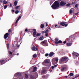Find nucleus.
Instances as JSON below:
<instances>
[{
    "instance_id": "20",
    "label": "nucleus",
    "mask_w": 79,
    "mask_h": 79,
    "mask_svg": "<svg viewBox=\"0 0 79 79\" xmlns=\"http://www.w3.org/2000/svg\"><path fill=\"white\" fill-rule=\"evenodd\" d=\"M16 75L17 76H19V77H20L21 76V73H16Z\"/></svg>"
},
{
    "instance_id": "57",
    "label": "nucleus",
    "mask_w": 79,
    "mask_h": 79,
    "mask_svg": "<svg viewBox=\"0 0 79 79\" xmlns=\"http://www.w3.org/2000/svg\"><path fill=\"white\" fill-rule=\"evenodd\" d=\"M56 26H58V25H56V24L55 25V27L56 28Z\"/></svg>"
},
{
    "instance_id": "14",
    "label": "nucleus",
    "mask_w": 79,
    "mask_h": 79,
    "mask_svg": "<svg viewBox=\"0 0 79 79\" xmlns=\"http://www.w3.org/2000/svg\"><path fill=\"white\" fill-rule=\"evenodd\" d=\"M31 48L33 51H36V50H35V49H36V47H35V46L32 47Z\"/></svg>"
},
{
    "instance_id": "10",
    "label": "nucleus",
    "mask_w": 79,
    "mask_h": 79,
    "mask_svg": "<svg viewBox=\"0 0 79 79\" xmlns=\"http://www.w3.org/2000/svg\"><path fill=\"white\" fill-rule=\"evenodd\" d=\"M54 55V53L53 52H51L49 55V57H52Z\"/></svg>"
},
{
    "instance_id": "28",
    "label": "nucleus",
    "mask_w": 79,
    "mask_h": 79,
    "mask_svg": "<svg viewBox=\"0 0 79 79\" xmlns=\"http://www.w3.org/2000/svg\"><path fill=\"white\" fill-rule=\"evenodd\" d=\"M7 3H8V2L6 1H3V4H4V5H6V4Z\"/></svg>"
},
{
    "instance_id": "8",
    "label": "nucleus",
    "mask_w": 79,
    "mask_h": 79,
    "mask_svg": "<svg viewBox=\"0 0 79 79\" xmlns=\"http://www.w3.org/2000/svg\"><path fill=\"white\" fill-rule=\"evenodd\" d=\"M8 36H9V34L8 33H6L4 35V39L6 40L7 38V37H8Z\"/></svg>"
},
{
    "instance_id": "41",
    "label": "nucleus",
    "mask_w": 79,
    "mask_h": 79,
    "mask_svg": "<svg viewBox=\"0 0 79 79\" xmlns=\"http://www.w3.org/2000/svg\"><path fill=\"white\" fill-rule=\"evenodd\" d=\"M58 64H56V65H55L54 66V68H56V67H57V66H58Z\"/></svg>"
},
{
    "instance_id": "15",
    "label": "nucleus",
    "mask_w": 79,
    "mask_h": 79,
    "mask_svg": "<svg viewBox=\"0 0 79 79\" xmlns=\"http://www.w3.org/2000/svg\"><path fill=\"white\" fill-rule=\"evenodd\" d=\"M45 70L44 69H43V71H42L41 73V75H43V74H45Z\"/></svg>"
},
{
    "instance_id": "4",
    "label": "nucleus",
    "mask_w": 79,
    "mask_h": 79,
    "mask_svg": "<svg viewBox=\"0 0 79 79\" xmlns=\"http://www.w3.org/2000/svg\"><path fill=\"white\" fill-rule=\"evenodd\" d=\"M58 61V59L57 58H54L52 60V63H54V64L57 63Z\"/></svg>"
},
{
    "instance_id": "33",
    "label": "nucleus",
    "mask_w": 79,
    "mask_h": 79,
    "mask_svg": "<svg viewBox=\"0 0 79 79\" xmlns=\"http://www.w3.org/2000/svg\"><path fill=\"white\" fill-rule=\"evenodd\" d=\"M33 58H36L37 57V54H34L33 55Z\"/></svg>"
},
{
    "instance_id": "50",
    "label": "nucleus",
    "mask_w": 79,
    "mask_h": 79,
    "mask_svg": "<svg viewBox=\"0 0 79 79\" xmlns=\"http://www.w3.org/2000/svg\"><path fill=\"white\" fill-rule=\"evenodd\" d=\"M12 13H14L15 12V10L13 9L12 10Z\"/></svg>"
},
{
    "instance_id": "36",
    "label": "nucleus",
    "mask_w": 79,
    "mask_h": 79,
    "mask_svg": "<svg viewBox=\"0 0 79 79\" xmlns=\"http://www.w3.org/2000/svg\"><path fill=\"white\" fill-rule=\"evenodd\" d=\"M73 36L71 35L69 37V39H73Z\"/></svg>"
},
{
    "instance_id": "61",
    "label": "nucleus",
    "mask_w": 79,
    "mask_h": 79,
    "mask_svg": "<svg viewBox=\"0 0 79 79\" xmlns=\"http://www.w3.org/2000/svg\"><path fill=\"white\" fill-rule=\"evenodd\" d=\"M36 50H37V51L38 50V48H36Z\"/></svg>"
},
{
    "instance_id": "58",
    "label": "nucleus",
    "mask_w": 79,
    "mask_h": 79,
    "mask_svg": "<svg viewBox=\"0 0 79 79\" xmlns=\"http://www.w3.org/2000/svg\"><path fill=\"white\" fill-rule=\"evenodd\" d=\"M42 33H45V32L44 31H42Z\"/></svg>"
},
{
    "instance_id": "19",
    "label": "nucleus",
    "mask_w": 79,
    "mask_h": 79,
    "mask_svg": "<svg viewBox=\"0 0 79 79\" xmlns=\"http://www.w3.org/2000/svg\"><path fill=\"white\" fill-rule=\"evenodd\" d=\"M44 36H42L41 37H40L39 38V40H44Z\"/></svg>"
},
{
    "instance_id": "9",
    "label": "nucleus",
    "mask_w": 79,
    "mask_h": 79,
    "mask_svg": "<svg viewBox=\"0 0 79 79\" xmlns=\"http://www.w3.org/2000/svg\"><path fill=\"white\" fill-rule=\"evenodd\" d=\"M61 71H65L66 70V67H63L61 69Z\"/></svg>"
},
{
    "instance_id": "52",
    "label": "nucleus",
    "mask_w": 79,
    "mask_h": 79,
    "mask_svg": "<svg viewBox=\"0 0 79 79\" xmlns=\"http://www.w3.org/2000/svg\"><path fill=\"white\" fill-rule=\"evenodd\" d=\"M6 40H8V41H9V40H10V38H8V39Z\"/></svg>"
},
{
    "instance_id": "59",
    "label": "nucleus",
    "mask_w": 79,
    "mask_h": 79,
    "mask_svg": "<svg viewBox=\"0 0 79 79\" xmlns=\"http://www.w3.org/2000/svg\"><path fill=\"white\" fill-rule=\"evenodd\" d=\"M19 53H17L16 54L17 56H18V55H19Z\"/></svg>"
},
{
    "instance_id": "11",
    "label": "nucleus",
    "mask_w": 79,
    "mask_h": 79,
    "mask_svg": "<svg viewBox=\"0 0 79 79\" xmlns=\"http://www.w3.org/2000/svg\"><path fill=\"white\" fill-rule=\"evenodd\" d=\"M55 44H57V43L58 42V40H59L58 38H56L55 39Z\"/></svg>"
},
{
    "instance_id": "16",
    "label": "nucleus",
    "mask_w": 79,
    "mask_h": 79,
    "mask_svg": "<svg viewBox=\"0 0 79 79\" xmlns=\"http://www.w3.org/2000/svg\"><path fill=\"white\" fill-rule=\"evenodd\" d=\"M72 45V43H68L67 44V45L68 47H69L70 46H71Z\"/></svg>"
},
{
    "instance_id": "55",
    "label": "nucleus",
    "mask_w": 79,
    "mask_h": 79,
    "mask_svg": "<svg viewBox=\"0 0 79 79\" xmlns=\"http://www.w3.org/2000/svg\"><path fill=\"white\" fill-rule=\"evenodd\" d=\"M79 77V75H78L77 76H75V78L76 79L77 78V77Z\"/></svg>"
},
{
    "instance_id": "56",
    "label": "nucleus",
    "mask_w": 79,
    "mask_h": 79,
    "mask_svg": "<svg viewBox=\"0 0 79 79\" xmlns=\"http://www.w3.org/2000/svg\"><path fill=\"white\" fill-rule=\"evenodd\" d=\"M78 14H79V13L77 12V13H75V15H77Z\"/></svg>"
},
{
    "instance_id": "32",
    "label": "nucleus",
    "mask_w": 79,
    "mask_h": 79,
    "mask_svg": "<svg viewBox=\"0 0 79 79\" xmlns=\"http://www.w3.org/2000/svg\"><path fill=\"white\" fill-rule=\"evenodd\" d=\"M25 77L27 79V78H28V75H27V74H25Z\"/></svg>"
},
{
    "instance_id": "39",
    "label": "nucleus",
    "mask_w": 79,
    "mask_h": 79,
    "mask_svg": "<svg viewBox=\"0 0 79 79\" xmlns=\"http://www.w3.org/2000/svg\"><path fill=\"white\" fill-rule=\"evenodd\" d=\"M48 30H46L45 31V33H48Z\"/></svg>"
},
{
    "instance_id": "43",
    "label": "nucleus",
    "mask_w": 79,
    "mask_h": 79,
    "mask_svg": "<svg viewBox=\"0 0 79 79\" xmlns=\"http://www.w3.org/2000/svg\"><path fill=\"white\" fill-rule=\"evenodd\" d=\"M78 6V4H77L75 6V8H77V6Z\"/></svg>"
},
{
    "instance_id": "60",
    "label": "nucleus",
    "mask_w": 79,
    "mask_h": 79,
    "mask_svg": "<svg viewBox=\"0 0 79 79\" xmlns=\"http://www.w3.org/2000/svg\"><path fill=\"white\" fill-rule=\"evenodd\" d=\"M11 6H12V5H11V4H10V7H11Z\"/></svg>"
},
{
    "instance_id": "22",
    "label": "nucleus",
    "mask_w": 79,
    "mask_h": 79,
    "mask_svg": "<svg viewBox=\"0 0 79 79\" xmlns=\"http://www.w3.org/2000/svg\"><path fill=\"white\" fill-rule=\"evenodd\" d=\"M77 0H75V1H73L72 4H75V3H76V2H77Z\"/></svg>"
},
{
    "instance_id": "47",
    "label": "nucleus",
    "mask_w": 79,
    "mask_h": 79,
    "mask_svg": "<svg viewBox=\"0 0 79 79\" xmlns=\"http://www.w3.org/2000/svg\"><path fill=\"white\" fill-rule=\"evenodd\" d=\"M45 36H46L47 37H48V33H47L46 34H45Z\"/></svg>"
},
{
    "instance_id": "26",
    "label": "nucleus",
    "mask_w": 79,
    "mask_h": 79,
    "mask_svg": "<svg viewBox=\"0 0 79 79\" xmlns=\"http://www.w3.org/2000/svg\"><path fill=\"white\" fill-rule=\"evenodd\" d=\"M5 63V60H0V63ZM1 64H2V63H1Z\"/></svg>"
},
{
    "instance_id": "12",
    "label": "nucleus",
    "mask_w": 79,
    "mask_h": 79,
    "mask_svg": "<svg viewBox=\"0 0 79 79\" xmlns=\"http://www.w3.org/2000/svg\"><path fill=\"white\" fill-rule=\"evenodd\" d=\"M30 79H34V75H30Z\"/></svg>"
},
{
    "instance_id": "37",
    "label": "nucleus",
    "mask_w": 79,
    "mask_h": 79,
    "mask_svg": "<svg viewBox=\"0 0 79 79\" xmlns=\"http://www.w3.org/2000/svg\"><path fill=\"white\" fill-rule=\"evenodd\" d=\"M48 55L49 56V54H48V53H46L45 54V56L47 57V56H48Z\"/></svg>"
},
{
    "instance_id": "44",
    "label": "nucleus",
    "mask_w": 79,
    "mask_h": 79,
    "mask_svg": "<svg viewBox=\"0 0 79 79\" xmlns=\"http://www.w3.org/2000/svg\"><path fill=\"white\" fill-rule=\"evenodd\" d=\"M11 29H9L8 30V32H11Z\"/></svg>"
},
{
    "instance_id": "1",
    "label": "nucleus",
    "mask_w": 79,
    "mask_h": 79,
    "mask_svg": "<svg viewBox=\"0 0 79 79\" xmlns=\"http://www.w3.org/2000/svg\"><path fill=\"white\" fill-rule=\"evenodd\" d=\"M66 4V3L63 1H61L60 3L58 1H56L51 6L53 10H56L57 7H59L60 5L61 6H63Z\"/></svg>"
},
{
    "instance_id": "2",
    "label": "nucleus",
    "mask_w": 79,
    "mask_h": 79,
    "mask_svg": "<svg viewBox=\"0 0 79 79\" xmlns=\"http://www.w3.org/2000/svg\"><path fill=\"white\" fill-rule=\"evenodd\" d=\"M68 60H69V59L66 56L62 57L60 59L62 63H66L68 62Z\"/></svg>"
},
{
    "instance_id": "27",
    "label": "nucleus",
    "mask_w": 79,
    "mask_h": 79,
    "mask_svg": "<svg viewBox=\"0 0 79 79\" xmlns=\"http://www.w3.org/2000/svg\"><path fill=\"white\" fill-rule=\"evenodd\" d=\"M44 25L43 24H41L40 25V28H44Z\"/></svg>"
},
{
    "instance_id": "48",
    "label": "nucleus",
    "mask_w": 79,
    "mask_h": 79,
    "mask_svg": "<svg viewBox=\"0 0 79 79\" xmlns=\"http://www.w3.org/2000/svg\"><path fill=\"white\" fill-rule=\"evenodd\" d=\"M70 5H69V4H68L66 5L67 6H69Z\"/></svg>"
},
{
    "instance_id": "24",
    "label": "nucleus",
    "mask_w": 79,
    "mask_h": 79,
    "mask_svg": "<svg viewBox=\"0 0 79 79\" xmlns=\"http://www.w3.org/2000/svg\"><path fill=\"white\" fill-rule=\"evenodd\" d=\"M57 44H61L62 43V41L60 40L58 41V42L57 43Z\"/></svg>"
},
{
    "instance_id": "29",
    "label": "nucleus",
    "mask_w": 79,
    "mask_h": 79,
    "mask_svg": "<svg viewBox=\"0 0 79 79\" xmlns=\"http://www.w3.org/2000/svg\"><path fill=\"white\" fill-rule=\"evenodd\" d=\"M17 4H18V2H17V1H15L14 2L15 6H16V5H17Z\"/></svg>"
},
{
    "instance_id": "25",
    "label": "nucleus",
    "mask_w": 79,
    "mask_h": 79,
    "mask_svg": "<svg viewBox=\"0 0 79 79\" xmlns=\"http://www.w3.org/2000/svg\"><path fill=\"white\" fill-rule=\"evenodd\" d=\"M18 21L19 20L18 19H17V20L16 21V22H15V26H17V23H18Z\"/></svg>"
},
{
    "instance_id": "42",
    "label": "nucleus",
    "mask_w": 79,
    "mask_h": 79,
    "mask_svg": "<svg viewBox=\"0 0 79 79\" xmlns=\"http://www.w3.org/2000/svg\"><path fill=\"white\" fill-rule=\"evenodd\" d=\"M7 48H9V44H8L7 45Z\"/></svg>"
},
{
    "instance_id": "51",
    "label": "nucleus",
    "mask_w": 79,
    "mask_h": 79,
    "mask_svg": "<svg viewBox=\"0 0 79 79\" xmlns=\"http://www.w3.org/2000/svg\"><path fill=\"white\" fill-rule=\"evenodd\" d=\"M66 41H64L63 42V44H66Z\"/></svg>"
},
{
    "instance_id": "34",
    "label": "nucleus",
    "mask_w": 79,
    "mask_h": 79,
    "mask_svg": "<svg viewBox=\"0 0 79 79\" xmlns=\"http://www.w3.org/2000/svg\"><path fill=\"white\" fill-rule=\"evenodd\" d=\"M19 13V10H16L15 11V14H18Z\"/></svg>"
},
{
    "instance_id": "23",
    "label": "nucleus",
    "mask_w": 79,
    "mask_h": 79,
    "mask_svg": "<svg viewBox=\"0 0 79 79\" xmlns=\"http://www.w3.org/2000/svg\"><path fill=\"white\" fill-rule=\"evenodd\" d=\"M20 6H15V10H18V8H19V7H20Z\"/></svg>"
},
{
    "instance_id": "21",
    "label": "nucleus",
    "mask_w": 79,
    "mask_h": 79,
    "mask_svg": "<svg viewBox=\"0 0 79 79\" xmlns=\"http://www.w3.org/2000/svg\"><path fill=\"white\" fill-rule=\"evenodd\" d=\"M73 13V10H72V9H70L69 11L70 14H72Z\"/></svg>"
},
{
    "instance_id": "62",
    "label": "nucleus",
    "mask_w": 79,
    "mask_h": 79,
    "mask_svg": "<svg viewBox=\"0 0 79 79\" xmlns=\"http://www.w3.org/2000/svg\"><path fill=\"white\" fill-rule=\"evenodd\" d=\"M48 29H49L50 30H51V28H50V27H49V28H48Z\"/></svg>"
},
{
    "instance_id": "7",
    "label": "nucleus",
    "mask_w": 79,
    "mask_h": 79,
    "mask_svg": "<svg viewBox=\"0 0 79 79\" xmlns=\"http://www.w3.org/2000/svg\"><path fill=\"white\" fill-rule=\"evenodd\" d=\"M32 31H34L33 33V37H35V35H36V34H37V32H36V30L35 29H32Z\"/></svg>"
},
{
    "instance_id": "49",
    "label": "nucleus",
    "mask_w": 79,
    "mask_h": 79,
    "mask_svg": "<svg viewBox=\"0 0 79 79\" xmlns=\"http://www.w3.org/2000/svg\"><path fill=\"white\" fill-rule=\"evenodd\" d=\"M54 68H55V67H54L53 66H52V67H51L52 69H54Z\"/></svg>"
},
{
    "instance_id": "18",
    "label": "nucleus",
    "mask_w": 79,
    "mask_h": 79,
    "mask_svg": "<svg viewBox=\"0 0 79 79\" xmlns=\"http://www.w3.org/2000/svg\"><path fill=\"white\" fill-rule=\"evenodd\" d=\"M48 77V75H46L43 76V78H45V79H47V77Z\"/></svg>"
},
{
    "instance_id": "40",
    "label": "nucleus",
    "mask_w": 79,
    "mask_h": 79,
    "mask_svg": "<svg viewBox=\"0 0 79 79\" xmlns=\"http://www.w3.org/2000/svg\"><path fill=\"white\" fill-rule=\"evenodd\" d=\"M21 16H19L18 18L17 19H18L19 21V19H21Z\"/></svg>"
},
{
    "instance_id": "63",
    "label": "nucleus",
    "mask_w": 79,
    "mask_h": 79,
    "mask_svg": "<svg viewBox=\"0 0 79 79\" xmlns=\"http://www.w3.org/2000/svg\"><path fill=\"white\" fill-rule=\"evenodd\" d=\"M65 77H66V78H67L68 77L67 76H66Z\"/></svg>"
},
{
    "instance_id": "46",
    "label": "nucleus",
    "mask_w": 79,
    "mask_h": 79,
    "mask_svg": "<svg viewBox=\"0 0 79 79\" xmlns=\"http://www.w3.org/2000/svg\"><path fill=\"white\" fill-rule=\"evenodd\" d=\"M25 32H27V28H26L25 29Z\"/></svg>"
},
{
    "instance_id": "5",
    "label": "nucleus",
    "mask_w": 79,
    "mask_h": 79,
    "mask_svg": "<svg viewBox=\"0 0 79 79\" xmlns=\"http://www.w3.org/2000/svg\"><path fill=\"white\" fill-rule=\"evenodd\" d=\"M41 44L42 45L44 46L45 47L48 46V43H47V42H46L45 41L42 42Z\"/></svg>"
},
{
    "instance_id": "31",
    "label": "nucleus",
    "mask_w": 79,
    "mask_h": 79,
    "mask_svg": "<svg viewBox=\"0 0 79 79\" xmlns=\"http://www.w3.org/2000/svg\"><path fill=\"white\" fill-rule=\"evenodd\" d=\"M74 75V74L73 73H70L69 75V76H73Z\"/></svg>"
},
{
    "instance_id": "17",
    "label": "nucleus",
    "mask_w": 79,
    "mask_h": 79,
    "mask_svg": "<svg viewBox=\"0 0 79 79\" xmlns=\"http://www.w3.org/2000/svg\"><path fill=\"white\" fill-rule=\"evenodd\" d=\"M33 70L32 71V72H33V73L35 72V71H36V70L37 69V67H34L33 68Z\"/></svg>"
},
{
    "instance_id": "35",
    "label": "nucleus",
    "mask_w": 79,
    "mask_h": 79,
    "mask_svg": "<svg viewBox=\"0 0 79 79\" xmlns=\"http://www.w3.org/2000/svg\"><path fill=\"white\" fill-rule=\"evenodd\" d=\"M40 33H37L36 35V36H40Z\"/></svg>"
},
{
    "instance_id": "38",
    "label": "nucleus",
    "mask_w": 79,
    "mask_h": 79,
    "mask_svg": "<svg viewBox=\"0 0 79 79\" xmlns=\"http://www.w3.org/2000/svg\"><path fill=\"white\" fill-rule=\"evenodd\" d=\"M8 6L7 5H5L4 6V9H6V8H7V7Z\"/></svg>"
},
{
    "instance_id": "30",
    "label": "nucleus",
    "mask_w": 79,
    "mask_h": 79,
    "mask_svg": "<svg viewBox=\"0 0 79 79\" xmlns=\"http://www.w3.org/2000/svg\"><path fill=\"white\" fill-rule=\"evenodd\" d=\"M9 55H11L13 54V52L11 51H9L8 52Z\"/></svg>"
},
{
    "instance_id": "45",
    "label": "nucleus",
    "mask_w": 79,
    "mask_h": 79,
    "mask_svg": "<svg viewBox=\"0 0 79 79\" xmlns=\"http://www.w3.org/2000/svg\"><path fill=\"white\" fill-rule=\"evenodd\" d=\"M0 2L1 3H3V0H0Z\"/></svg>"
},
{
    "instance_id": "53",
    "label": "nucleus",
    "mask_w": 79,
    "mask_h": 79,
    "mask_svg": "<svg viewBox=\"0 0 79 79\" xmlns=\"http://www.w3.org/2000/svg\"><path fill=\"white\" fill-rule=\"evenodd\" d=\"M46 26L47 27L48 26V24L47 22H46Z\"/></svg>"
},
{
    "instance_id": "64",
    "label": "nucleus",
    "mask_w": 79,
    "mask_h": 79,
    "mask_svg": "<svg viewBox=\"0 0 79 79\" xmlns=\"http://www.w3.org/2000/svg\"><path fill=\"white\" fill-rule=\"evenodd\" d=\"M22 33H23V32L22 31H21V34H22Z\"/></svg>"
},
{
    "instance_id": "54",
    "label": "nucleus",
    "mask_w": 79,
    "mask_h": 79,
    "mask_svg": "<svg viewBox=\"0 0 79 79\" xmlns=\"http://www.w3.org/2000/svg\"><path fill=\"white\" fill-rule=\"evenodd\" d=\"M15 43H18V42H17V41H15V42H14V44H15L16 45V44H15Z\"/></svg>"
},
{
    "instance_id": "6",
    "label": "nucleus",
    "mask_w": 79,
    "mask_h": 79,
    "mask_svg": "<svg viewBox=\"0 0 79 79\" xmlns=\"http://www.w3.org/2000/svg\"><path fill=\"white\" fill-rule=\"evenodd\" d=\"M72 55L73 56H74V57H78V56H79V55L78 53L75 52L72 53Z\"/></svg>"
},
{
    "instance_id": "3",
    "label": "nucleus",
    "mask_w": 79,
    "mask_h": 79,
    "mask_svg": "<svg viewBox=\"0 0 79 79\" xmlns=\"http://www.w3.org/2000/svg\"><path fill=\"white\" fill-rule=\"evenodd\" d=\"M60 26H65V27H67L68 25V23L66 24V22H61L60 23Z\"/></svg>"
},
{
    "instance_id": "13",
    "label": "nucleus",
    "mask_w": 79,
    "mask_h": 79,
    "mask_svg": "<svg viewBox=\"0 0 79 79\" xmlns=\"http://www.w3.org/2000/svg\"><path fill=\"white\" fill-rule=\"evenodd\" d=\"M45 63H50V60L48 59H46L44 60Z\"/></svg>"
}]
</instances>
